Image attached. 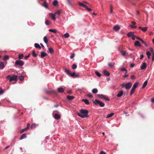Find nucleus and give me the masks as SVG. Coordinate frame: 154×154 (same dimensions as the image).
Returning <instances> with one entry per match:
<instances>
[{
	"mask_svg": "<svg viewBox=\"0 0 154 154\" xmlns=\"http://www.w3.org/2000/svg\"><path fill=\"white\" fill-rule=\"evenodd\" d=\"M92 91L94 94H96L98 92V90L97 88H94L92 89Z\"/></svg>",
	"mask_w": 154,
	"mask_h": 154,
	"instance_id": "nucleus-34",
	"label": "nucleus"
},
{
	"mask_svg": "<svg viewBox=\"0 0 154 154\" xmlns=\"http://www.w3.org/2000/svg\"><path fill=\"white\" fill-rule=\"evenodd\" d=\"M66 1H67V2L68 3L69 5H71V2H70V0H66Z\"/></svg>",
	"mask_w": 154,
	"mask_h": 154,
	"instance_id": "nucleus-58",
	"label": "nucleus"
},
{
	"mask_svg": "<svg viewBox=\"0 0 154 154\" xmlns=\"http://www.w3.org/2000/svg\"><path fill=\"white\" fill-rule=\"evenodd\" d=\"M135 88H132L131 90V92H130V94L131 95L134 92V91H135Z\"/></svg>",
	"mask_w": 154,
	"mask_h": 154,
	"instance_id": "nucleus-35",
	"label": "nucleus"
},
{
	"mask_svg": "<svg viewBox=\"0 0 154 154\" xmlns=\"http://www.w3.org/2000/svg\"><path fill=\"white\" fill-rule=\"evenodd\" d=\"M58 2L57 0H54L53 2V5L54 6H57L58 4Z\"/></svg>",
	"mask_w": 154,
	"mask_h": 154,
	"instance_id": "nucleus-28",
	"label": "nucleus"
},
{
	"mask_svg": "<svg viewBox=\"0 0 154 154\" xmlns=\"http://www.w3.org/2000/svg\"><path fill=\"white\" fill-rule=\"evenodd\" d=\"M23 54H20L18 56V58L19 59H23Z\"/></svg>",
	"mask_w": 154,
	"mask_h": 154,
	"instance_id": "nucleus-41",
	"label": "nucleus"
},
{
	"mask_svg": "<svg viewBox=\"0 0 154 154\" xmlns=\"http://www.w3.org/2000/svg\"><path fill=\"white\" fill-rule=\"evenodd\" d=\"M136 38H137V39H138V40H141V38H140V37H138V36H136V37H135Z\"/></svg>",
	"mask_w": 154,
	"mask_h": 154,
	"instance_id": "nucleus-63",
	"label": "nucleus"
},
{
	"mask_svg": "<svg viewBox=\"0 0 154 154\" xmlns=\"http://www.w3.org/2000/svg\"><path fill=\"white\" fill-rule=\"evenodd\" d=\"M47 55L48 54L46 53L43 51L41 52L40 57L42 58H43L44 57L47 56Z\"/></svg>",
	"mask_w": 154,
	"mask_h": 154,
	"instance_id": "nucleus-8",
	"label": "nucleus"
},
{
	"mask_svg": "<svg viewBox=\"0 0 154 154\" xmlns=\"http://www.w3.org/2000/svg\"><path fill=\"white\" fill-rule=\"evenodd\" d=\"M113 12V8L112 7V5H110V13L111 14H112Z\"/></svg>",
	"mask_w": 154,
	"mask_h": 154,
	"instance_id": "nucleus-52",
	"label": "nucleus"
},
{
	"mask_svg": "<svg viewBox=\"0 0 154 154\" xmlns=\"http://www.w3.org/2000/svg\"><path fill=\"white\" fill-rule=\"evenodd\" d=\"M61 13V11L60 10H58L57 12L55 13V15L57 14L58 15H60Z\"/></svg>",
	"mask_w": 154,
	"mask_h": 154,
	"instance_id": "nucleus-38",
	"label": "nucleus"
},
{
	"mask_svg": "<svg viewBox=\"0 0 154 154\" xmlns=\"http://www.w3.org/2000/svg\"><path fill=\"white\" fill-rule=\"evenodd\" d=\"M134 66V63H131L130 64V66L131 67H133Z\"/></svg>",
	"mask_w": 154,
	"mask_h": 154,
	"instance_id": "nucleus-62",
	"label": "nucleus"
},
{
	"mask_svg": "<svg viewBox=\"0 0 154 154\" xmlns=\"http://www.w3.org/2000/svg\"><path fill=\"white\" fill-rule=\"evenodd\" d=\"M95 73L96 75L99 77H100L101 75V74L97 71H96Z\"/></svg>",
	"mask_w": 154,
	"mask_h": 154,
	"instance_id": "nucleus-36",
	"label": "nucleus"
},
{
	"mask_svg": "<svg viewBox=\"0 0 154 154\" xmlns=\"http://www.w3.org/2000/svg\"><path fill=\"white\" fill-rule=\"evenodd\" d=\"M30 125L29 123H28L27 124V127L26 128L27 129V130H28L29 128Z\"/></svg>",
	"mask_w": 154,
	"mask_h": 154,
	"instance_id": "nucleus-54",
	"label": "nucleus"
},
{
	"mask_svg": "<svg viewBox=\"0 0 154 154\" xmlns=\"http://www.w3.org/2000/svg\"><path fill=\"white\" fill-rule=\"evenodd\" d=\"M78 4L80 6H83V5H84V4H83L82 3H81L80 2H78Z\"/></svg>",
	"mask_w": 154,
	"mask_h": 154,
	"instance_id": "nucleus-57",
	"label": "nucleus"
},
{
	"mask_svg": "<svg viewBox=\"0 0 154 154\" xmlns=\"http://www.w3.org/2000/svg\"><path fill=\"white\" fill-rule=\"evenodd\" d=\"M134 45L135 46L139 47H141V45L140 44V42L138 41H137L135 42Z\"/></svg>",
	"mask_w": 154,
	"mask_h": 154,
	"instance_id": "nucleus-14",
	"label": "nucleus"
},
{
	"mask_svg": "<svg viewBox=\"0 0 154 154\" xmlns=\"http://www.w3.org/2000/svg\"><path fill=\"white\" fill-rule=\"evenodd\" d=\"M43 40L44 42L46 44L48 43V39L46 36H45L44 37Z\"/></svg>",
	"mask_w": 154,
	"mask_h": 154,
	"instance_id": "nucleus-32",
	"label": "nucleus"
},
{
	"mask_svg": "<svg viewBox=\"0 0 154 154\" xmlns=\"http://www.w3.org/2000/svg\"><path fill=\"white\" fill-rule=\"evenodd\" d=\"M75 55V54L74 53H72V55L70 56V58L71 59L73 58L74 57Z\"/></svg>",
	"mask_w": 154,
	"mask_h": 154,
	"instance_id": "nucleus-56",
	"label": "nucleus"
},
{
	"mask_svg": "<svg viewBox=\"0 0 154 154\" xmlns=\"http://www.w3.org/2000/svg\"><path fill=\"white\" fill-rule=\"evenodd\" d=\"M130 26L131 28H136L137 27V26H133V25H131Z\"/></svg>",
	"mask_w": 154,
	"mask_h": 154,
	"instance_id": "nucleus-61",
	"label": "nucleus"
},
{
	"mask_svg": "<svg viewBox=\"0 0 154 154\" xmlns=\"http://www.w3.org/2000/svg\"><path fill=\"white\" fill-rule=\"evenodd\" d=\"M72 77L76 78L78 77L79 76V75L78 74H76L75 72H74L72 73H71L70 75Z\"/></svg>",
	"mask_w": 154,
	"mask_h": 154,
	"instance_id": "nucleus-10",
	"label": "nucleus"
},
{
	"mask_svg": "<svg viewBox=\"0 0 154 154\" xmlns=\"http://www.w3.org/2000/svg\"><path fill=\"white\" fill-rule=\"evenodd\" d=\"M42 6H43L46 8H48V5L45 1L44 2L43 4L42 5Z\"/></svg>",
	"mask_w": 154,
	"mask_h": 154,
	"instance_id": "nucleus-18",
	"label": "nucleus"
},
{
	"mask_svg": "<svg viewBox=\"0 0 154 154\" xmlns=\"http://www.w3.org/2000/svg\"><path fill=\"white\" fill-rule=\"evenodd\" d=\"M135 76L134 75H132L131 76V79L132 80L135 79Z\"/></svg>",
	"mask_w": 154,
	"mask_h": 154,
	"instance_id": "nucleus-55",
	"label": "nucleus"
},
{
	"mask_svg": "<svg viewBox=\"0 0 154 154\" xmlns=\"http://www.w3.org/2000/svg\"><path fill=\"white\" fill-rule=\"evenodd\" d=\"M114 114V113H111L110 114H109L106 116V118H110Z\"/></svg>",
	"mask_w": 154,
	"mask_h": 154,
	"instance_id": "nucleus-33",
	"label": "nucleus"
},
{
	"mask_svg": "<svg viewBox=\"0 0 154 154\" xmlns=\"http://www.w3.org/2000/svg\"><path fill=\"white\" fill-rule=\"evenodd\" d=\"M6 78L7 79H9L10 80V78H11V76L10 75H8Z\"/></svg>",
	"mask_w": 154,
	"mask_h": 154,
	"instance_id": "nucleus-59",
	"label": "nucleus"
},
{
	"mask_svg": "<svg viewBox=\"0 0 154 154\" xmlns=\"http://www.w3.org/2000/svg\"><path fill=\"white\" fill-rule=\"evenodd\" d=\"M34 45H35V47L36 48H38L39 49H40L41 48V46L38 43H35Z\"/></svg>",
	"mask_w": 154,
	"mask_h": 154,
	"instance_id": "nucleus-23",
	"label": "nucleus"
},
{
	"mask_svg": "<svg viewBox=\"0 0 154 154\" xmlns=\"http://www.w3.org/2000/svg\"><path fill=\"white\" fill-rule=\"evenodd\" d=\"M32 55L35 57H36L37 56V55L35 54L34 51H33L32 52Z\"/></svg>",
	"mask_w": 154,
	"mask_h": 154,
	"instance_id": "nucleus-46",
	"label": "nucleus"
},
{
	"mask_svg": "<svg viewBox=\"0 0 154 154\" xmlns=\"http://www.w3.org/2000/svg\"><path fill=\"white\" fill-rule=\"evenodd\" d=\"M139 84V82H136L134 84L132 88L135 89L137 87V86Z\"/></svg>",
	"mask_w": 154,
	"mask_h": 154,
	"instance_id": "nucleus-24",
	"label": "nucleus"
},
{
	"mask_svg": "<svg viewBox=\"0 0 154 154\" xmlns=\"http://www.w3.org/2000/svg\"><path fill=\"white\" fill-rule=\"evenodd\" d=\"M123 93V91H121L118 93V94L117 95V96L118 97H120L122 95Z\"/></svg>",
	"mask_w": 154,
	"mask_h": 154,
	"instance_id": "nucleus-20",
	"label": "nucleus"
},
{
	"mask_svg": "<svg viewBox=\"0 0 154 154\" xmlns=\"http://www.w3.org/2000/svg\"><path fill=\"white\" fill-rule=\"evenodd\" d=\"M103 72L104 74L106 76H109L110 75V73L107 70H104L103 71Z\"/></svg>",
	"mask_w": 154,
	"mask_h": 154,
	"instance_id": "nucleus-15",
	"label": "nucleus"
},
{
	"mask_svg": "<svg viewBox=\"0 0 154 154\" xmlns=\"http://www.w3.org/2000/svg\"><path fill=\"white\" fill-rule=\"evenodd\" d=\"M67 98L68 99L72 100L74 98V97L73 96H67Z\"/></svg>",
	"mask_w": 154,
	"mask_h": 154,
	"instance_id": "nucleus-30",
	"label": "nucleus"
},
{
	"mask_svg": "<svg viewBox=\"0 0 154 154\" xmlns=\"http://www.w3.org/2000/svg\"><path fill=\"white\" fill-rule=\"evenodd\" d=\"M80 113L77 112V115L82 118H86L88 116V111L87 109H81L80 111Z\"/></svg>",
	"mask_w": 154,
	"mask_h": 154,
	"instance_id": "nucleus-1",
	"label": "nucleus"
},
{
	"mask_svg": "<svg viewBox=\"0 0 154 154\" xmlns=\"http://www.w3.org/2000/svg\"><path fill=\"white\" fill-rule=\"evenodd\" d=\"M138 28L139 29L141 30L143 32H146V31H147V29H148V27H144V28H143V27H141L139 26L138 27Z\"/></svg>",
	"mask_w": 154,
	"mask_h": 154,
	"instance_id": "nucleus-12",
	"label": "nucleus"
},
{
	"mask_svg": "<svg viewBox=\"0 0 154 154\" xmlns=\"http://www.w3.org/2000/svg\"><path fill=\"white\" fill-rule=\"evenodd\" d=\"M146 54L148 57V59L150 58V56H151V54L149 51H148L146 53Z\"/></svg>",
	"mask_w": 154,
	"mask_h": 154,
	"instance_id": "nucleus-37",
	"label": "nucleus"
},
{
	"mask_svg": "<svg viewBox=\"0 0 154 154\" xmlns=\"http://www.w3.org/2000/svg\"><path fill=\"white\" fill-rule=\"evenodd\" d=\"M45 92L46 93L48 94H51L52 93H53L55 95H57V91L54 90H52L51 89H46L45 90Z\"/></svg>",
	"mask_w": 154,
	"mask_h": 154,
	"instance_id": "nucleus-4",
	"label": "nucleus"
},
{
	"mask_svg": "<svg viewBox=\"0 0 154 154\" xmlns=\"http://www.w3.org/2000/svg\"><path fill=\"white\" fill-rule=\"evenodd\" d=\"M60 116L57 113L55 114L54 116V118L57 120H58L60 119Z\"/></svg>",
	"mask_w": 154,
	"mask_h": 154,
	"instance_id": "nucleus-13",
	"label": "nucleus"
},
{
	"mask_svg": "<svg viewBox=\"0 0 154 154\" xmlns=\"http://www.w3.org/2000/svg\"><path fill=\"white\" fill-rule=\"evenodd\" d=\"M100 154H106V153L103 151H101Z\"/></svg>",
	"mask_w": 154,
	"mask_h": 154,
	"instance_id": "nucleus-64",
	"label": "nucleus"
},
{
	"mask_svg": "<svg viewBox=\"0 0 154 154\" xmlns=\"http://www.w3.org/2000/svg\"><path fill=\"white\" fill-rule=\"evenodd\" d=\"M98 97H99L100 98H103L105 100H106L107 101L109 100V99L107 97H106V96H105L103 94H98Z\"/></svg>",
	"mask_w": 154,
	"mask_h": 154,
	"instance_id": "nucleus-6",
	"label": "nucleus"
},
{
	"mask_svg": "<svg viewBox=\"0 0 154 154\" xmlns=\"http://www.w3.org/2000/svg\"><path fill=\"white\" fill-rule=\"evenodd\" d=\"M17 76L15 75H14L12 77L11 76V78L10 79V82H11L13 80L16 81L17 80Z\"/></svg>",
	"mask_w": 154,
	"mask_h": 154,
	"instance_id": "nucleus-7",
	"label": "nucleus"
},
{
	"mask_svg": "<svg viewBox=\"0 0 154 154\" xmlns=\"http://www.w3.org/2000/svg\"><path fill=\"white\" fill-rule=\"evenodd\" d=\"M87 96L90 98H91L93 97V95L90 94H88L87 95Z\"/></svg>",
	"mask_w": 154,
	"mask_h": 154,
	"instance_id": "nucleus-51",
	"label": "nucleus"
},
{
	"mask_svg": "<svg viewBox=\"0 0 154 154\" xmlns=\"http://www.w3.org/2000/svg\"><path fill=\"white\" fill-rule=\"evenodd\" d=\"M38 125H36L35 123L32 124L31 126V128L33 129L35 128L37 126H38Z\"/></svg>",
	"mask_w": 154,
	"mask_h": 154,
	"instance_id": "nucleus-31",
	"label": "nucleus"
},
{
	"mask_svg": "<svg viewBox=\"0 0 154 154\" xmlns=\"http://www.w3.org/2000/svg\"><path fill=\"white\" fill-rule=\"evenodd\" d=\"M49 31L50 32H54V33H56L57 32V31L56 29H49Z\"/></svg>",
	"mask_w": 154,
	"mask_h": 154,
	"instance_id": "nucleus-39",
	"label": "nucleus"
},
{
	"mask_svg": "<svg viewBox=\"0 0 154 154\" xmlns=\"http://www.w3.org/2000/svg\"><path fill=\"white\" fill-rule=\"evenodd\" d=\"M30 54H29L27 56H26L24 57L25 59H27V58H29L30 57Z\"/></svg>",
	"mask_w": 154,
	"mask_h": 154,
	"instance_id": "nucleus-60",
	"label": "nucleus"
},
{
	"mask_svg": "<svg viewBox=\"0 0 154 154\" xmlns=\"http://www.w3.org/2000/svg\"><path fill=\"white\" fill-rule=\"evenodd\" d=\"M26 133H24L21 136L20 138V140L23 139L26 137Z\"/></svg>",
	"mask_w": 154,
	"mask_h": 154,
	"instance_id": "nucleus-26",
	"label": "nucleus"
},
{
	"mask_svg": "<svg viewBox=\"0 0 154 154\" xmlns=\"http://www.w3.org/2000/svg\"><path fill=\"white\" fill-rule=\"evenodd\" d=\"M122 54L123 56H125L126 55V53L125 51H121Z\"/></svg>",
	"mask_w": 154,
	"mask_h": 154,
	"instance_id": "nucleus-50",
	"label": "nucleus"
},
{
	"mask_svg": "<svg viewBox=\"0 0 154 154\" xmlns=\"http://www.w3.org/2000/svg\"><path fill=\"white\" fill-rule=\"evenodd\" d=\"M9 58V57L8 55L5 56L4 57L3 60H6L8 59Z\"/></svg>",
	"mask_w": 154,
	"mask_h": 154,
	"instance_id": "nucleus-44",
	"label": "nucleus"
},
{
	"mask_svg": "<svg viewBox=\"0 0 154 154\" xmlns=\"http://www.w3.org/2000/svg\"><path fill=\"white\" fill-rule=\"evenodd\" d=\"M93 102L95 105H99L101 107H103L105 105V104L103 103L97 99L95 100L94 101H93Z\"/></svg>",
	"mask_w": 154,
	"mask_h": 154,
	"instance_id": "nucleus-2",
	"label": "nucleus"
},
{
	"mask_svg": "<svg viewBox=\"0 0 154 154\" xmlns=\"http://www.w3.org/2000/svg\"><path fill=\"white\" fill-rule=\"evenodd\" d=\"M113 29L116 31H117L120 29V27L116 25L114 26Z\"/></svg>",
	"mask_w": 154,
	"mask_h": 154,
	"instance_id": "nucleus-17",
	"label": "nucleus"
},
{
	"mask_svg": "<svg viewBox=\"0 0 154 154\" xmlns=\"http://www.w3.org/2000/svg\"><path fill=\"white\" fill-rule=\"evenodd\" d=\"M5 66L3 63L2 62H0V69H3Z\"/></svg>",
	"mask_w": 154,
	"mask_h": 154,
	"instance_id": "nucleus-19",
	"label": "nucleus"
},
{
	"mask_svg": "<svg viewBox=\"0 0 154 154\" xmlns=\"http://www.w3.org/2000/svg\"><path fill=\"white\" fill-rule=\"evenodd\" d=\"M24 78L23 76H19V79L20 80L23 81V80Z\"/></svg>",
	"mask_w": 154,
	"mask_h": 154,
	"instance_id": "nucleus-49",
	"label": "nucleus"
},
{
	"mask_svg": "<svg viewBox=\"0 0 154 154\" xmlns=\"http://www.w3.org/2000/svg\"><path fill=\"white\" fill-rule=\"evenodd\" d=\"M57 91L59 93H63L64 91V89L62 88H57Z\"/></svg>",
	"mask_w": 154,
	"mask_h": 154,
	"instance_id": "nucleus-16",
	"label": "nucleus"
},
{
	"mask_svg": "<svg viewBox=\"0 0 154 154\" xmlns=\"http://www.w3.org/2000/svg\"><path fill=\"white\" fill-rule=\"evenodd\" d=\"M55 15V14H53L52 13L49 14L50 17L53 20H55L56 19Z\"/></svg>",
	"mask_w": 154,
	"mask_h": 154,
	"instance_id": "nucleus-9",
	"label": "nucleus"
},
{
	"mask_svg": "<svg viewBox=\"0 0 154 154\" xmlns=\"http://www.w3.org/2000/svg\"><path fill=\"white\" fill-rule=\"evenodd\" d=\"M82 101L84 102L87 105H88L89 104V101L87 99H83L82 100Z\"/></svg>",
	"mask_w": 154,
	"mask_h": 154,
	"instance_id": "nucleus-29",
	"label": "nucleus"
},
{
	"mask_svg": "<svg viewBox=\"0 0 154 154\" xmlns=\"http://www.w3.org/2000/svg\"><path fill=\"white\" fill-rule=\"evenodd\" d=\"M65 72H66V74L68 75H70L71 73L70 71L69 70L67 69H65Z\"/></svg>",
	"mask_w": 154,
	"mask_h": 154,
	"instance_id": "nucleus-25",
	"label": "nucleus"
},
{
	"mask_svg": "<svg viewBox=\"0 0 154 154\" xmlns=\"http://www.w3.org/2000/svg\"><path fill=\"white\" fill-rule=\"evenodd\" d=\"M148 83V81H146L143 83L142 87V88L143 89L144 88L146 87V86L147 84Z\"/></svg>",
	"mask_w": 154,
	"mask_h": 154,
	"instance_id": "nucleus-27",
	"label": "nucleus"
},
{
	"mask_svg": "<svg viewBox=\"0 0 154 154\" xmlns=\"http://www.w3.org/2000/svg\"><path fill=\"white\" fill-rule=\"evenodd\" d=\"M146 63L144 62L143 64V65L140 67V68L142 69H144L146 68Z\"/></svg>",
	"mask_w": 154,
	"mask_h": 154,
	"instance_id": "nucleus-11",
	"label": "nucleus"
},
{
	"mask_svg": "<svg viewBox=\"0 0 154 154\" xmlns=\"http://www.w3.org/2000/svg\"><path fill=\"white\" fill-rule=\"evenodd\" d=\"M49 52L52 54V53L54 52V50L52 48H48Z\"/></svg>",
	"mask_w": 154,
	"mask_h": 154,
	"instance_id": "nucleus-43",
	"label": "nucleus"
},
{
	"mask_svg": "<svg viewBox=\"0 0 154 154\" xmlns=\"http://www.w3.org/2000/svg\"><path fill=\"white\" fill-rule=\"evenodd\" d=\"M50 23V21L48 20H46L45 21V23L47 25H49Z\"/></svg>",
	"mask_w": 154,
	"mask_h": 154,
	"instance_id": "nucleus-40",
	"label": "nucleus"
},
{
	"mask_svg": "<svg viewBox=\"0 0 154 154\" xmlns=\"http://www.w3.org/2000/svg\"><path fill=\"white\" fill-rule=\"evenodd\" d=\"M27 130L26 128H25L24 129H22L20 131V133L21 134V133H23V132H24L26 131Z\"/></svg>",
	"mask_w": 154,
	"mask_h": 154,
	"instance_id": "nucleus-42",
	"label": "nucleus"
},
{
	"mask_svg": "<svg viewBox=\"0 0 154 154\" xmlns=\"http://www.w3.org/2000/svg\"><path fill=\"white\" fill-rule=\"evenodd\" d=\"M134 33L133 32H128L127 34V35L128 37H130L131 36H133L134 35Z\"/></svg>",
	"mask_w": 154,
	"mask_h": 154,
	"instance_id": "nucleus-21",
	"label": "nucleus"
},
{
	"mask_svg": "<svg viewBox=\"0 0 154 154\" xmlns=\"http://www.w3.org/2000/svg\"><path fill=\"white\" fill-rule=\"evenodd\" d=\"M15 64L16 65H18L22 66L23 65L24 63L23 62L22 60H17L15 61Z\"/></svg>",
	"mask_w": 154,
	"mask_h": 154,
	"instance_id": "nucleus-5",
	"label": "nucleus"
},
{
	"mask_svg": "<svg viewBox=\"0 0 154 154\" xmlns=\"http://www.w3.org/2000/svg\"><path fill=\"white\" fill-rule=\"evenodd\" d=\"M4 92V91L1 88H0V95L2 94Z\"/></svg>",
	"mask_w": 154,
	"mask_h": 154,
	"instance_id": "nucleus-53",
	"label": "nucleus"
},
{
	"mask_svg": "<svg viewBox=\"0 0 154 154\" xmlns=\"http://www.w3.org/2000/svg\"><path fill=\"white\" fill-rule=\"evenodd\" d=\"M121 71H125L126 72L125 73L126 74L127 73V70H126V69H125V68H122L121 69H120Z\"/></svg>",
	"mask_w": 154,
	"mask_h": 154,
	"instance_id": "nucleus-47",
	"label": "nucleus"
},
{
	"mask_svg": "<svg viewBox=\"0 0 154 154\" xmlns=\"http://www.w3.org/2000/svg\"><path fill=\"white\" fill-rule=\"evenodd\" d=\"M72 67L73 69H75L77 68V65L75 64H73L72 65Z\"/></svg>",
	"mask_w": 154,
	"mask_h": 154,
	"instance_id": "nucleus-45",
	"label": "nucleus"
},
{
	"mask_svg": "<svg viewBox=\"0 0 154 154\" xmlns=\"http://www.w3.org/2000/svg\"><path fill=\"white\" fill-rule=\"evenodd\" d=\"M64 36L66 38H68L69 37V35L68 33H66L64 34Z\"/></svg>",
	"mask_w": 154,
	"mask_h": 154,
	"instance_id": "nucleus-48",
	"label": "nucleus"
},
{
	"mask_svg": "<svg viewBox=\"0 0 154 154\" xmlns=\"http://www.w3.org/2000/svg\"><path fill=\"white\" fill-rule=\"evenodd\" d=\"M115 64V63L114 62L109 63H108V65L110 67L112 68L114 66Z\"/></svg>",
	"mask_w": 154,
	"mask_h": 154,
	"instance_id": "nucleus-22",
	"label": "nucleus"
},
{
	"mask_svg": "<svg viewBox=\"0 0 154 154\" xmlns=\"http://www.w3.org/2000/svg\"><path fill=\"white\" fill-rule=\"evenodd\" d=\"M132 85V84L131 82H128L126 84L123 83L121 85L122 88L125 87L127 89H129L131 87Z\"/></svg>",
	"mask_w": 154,
	"mask_h": 154,
	"instance_id": "nucleus-3",
	"label": "nucleus"
}]
</instances>
